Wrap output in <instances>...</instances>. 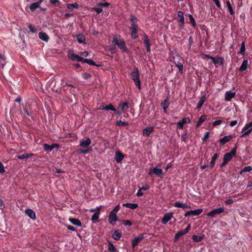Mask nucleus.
<instances>
[{
  "label": "nucleus",
  "mask_w": 252,
  "mask_h": 252,
  "mask_svg": "<svg viewBox=\"0 0 252 252\" xmlns=\"http://www.w3.org/2000/svg\"><path fill=\"white\" fill-rule=\"evenodd\" d=\"M113 42L118 48L124 52L127 53L128 49L123 39L119 35H115L113 38Z\"/></svg>",
  "instance_id": "nucleus-1"
},
{
  "label": "nucleus",
  "mask_w": 252,
  "mask_h": 252,
  "mask_svg": "<svg viewBox=\"0 0 252 252\" xmlns=\"http://www.w3.org/2000/svg\"><path fill=\"white\" fill-rule=\"evenodd\" d=\"M130 76L131 79L133 80L135 85L140 90L141 89L140 81L139 79V73L137 68H135L131 72Z\"/></svg>",
  "instance_id": "nucleus-2"
},
{
  "label": "nucleus",
  "mask_w": 252,
  "mask_h": 252,
  "mask_svg": "<svg viewBox=\"0 0 252 252\" xmlns=\"http://www.w3.org/2000/svg\"><path fill=\"white\" fill-rule=\"evenodd\" d=\"M237 147H234L231 151V152L225 154L223 157V160H225V162H228L230 161L233 157H235L236 155Z\"/></svg>",
  "instance_id": "nucleus-3"
},
{
  "label": "nucleus",
  "mask_w": 252,
  "mask_h": 252,
  "mask_svg": "<svg viewBox=\"0 0 252 252\" xmlns=\"http://www.w3.org/2000/svg\"><path fill=\"white\" fill-rule=\"evenodd\" d=\"M252 132V121L249 124H246L245 126L242 128L241 132L242 134L241 135V137H244L248 135Z\"/></svg>",
  "instance_id": "nucleus-4"
},
{
  "label": "nucleus",
  "mask_w": 252,
  "mask_h": 252,
  "mask_svg": "<svg viewBox=\"0 0 252 252\" xmlns=\"http://www.w3.org/2000/svg\"><path fill=\"white\" fill-rule=\"evenodd\" d=\"M155 174L159 177H162L163 176V170L158 168V166H156L153 168H150L149 170V175H152V174Z\"/></svg>",
  "instance_id": "nucleus-5"
},
{
  "label": "nucleus",
  "mask_w": 252,
  "mask_h": 252,
  "mask_svg": "<svg viewBox=\"0 0 252 252\" xmlns=\"http://www.w3.org/2000/svg\"><path fill=\"white\" fill-rule=\"evenodd\" d=\"M68 57L72 61L83 62L84 58L75 54L72 51H69L68 53Z\"/></svg>",
  "instance_id": "nucleus-6"
},
{
  "label": "nucleus",
  "mask_w": 252,
  "mask_h": 252,
  "mask_svg": "<svg viewBox=\"0 0 252 252\" xmlns=\"http://www.w3.org/2000/svg\"><path fill=\"white\" fill-rule=\"evenodd\" d=\"M224 211V209L223 207H219L208 213L207 216L208 217H214L216 215L223 213Z\"/></svg>",
  "instance_id": "nucleus-7"
},
{
  "label": "nucleus",
  "mask_w": 252,
  "mask_h": 252,
  "mask_svg": "<svg viewBox=\"0 0 252 252\" xmlns=\"http://www.w3.org/2000/svg\"><path fill=\"white\" fill-rule=\"evenodd\" d=\"M92 143L91 139L89 137H85L80 140V146L81 148H85L90 146Z\"/></svg>",
  "instance_id": "nucleus-8"
},
{
  "label": "nucleus",
  "mask_w": 252,
  "mask_h": 252,
  "mask_svg": "<svg viewBox=\"0 0 252 252\" xmlns=\"http://www.w3.org/2000/svg\"><path fill=\"white\" fill-rule=\"evenodd\" d=\"M190 228V224H189L187 227L183 230L180 231L178 232L175 235V240L177 241L178 240L181 236L184 235V234L187 233L189 230Z\"/></svg>",
  "instance_id": "nucleus-9"
},
{
  "label": "nucleus",
  "mask_w": 252,
  "mask_h": 252,
  "mask_svg": "<svg viewBox=\"0 0 252 252\" xmlns=\"http://www.w3.org/2000/svg\"><path fill=\"white\" fill-rule=\"evenodd\" d=\"M109 222L112 225H115L116 222L118 220V218L116 213L111 212L108 216Z\"/></svg>",
  "instance_id": "nucleus-10"
},
{
  "label": "nucleus",
  "mask_w": 252,
  "mask_h": 252,
  "mask_svg": "<svg viewBox=\"0 0 252 252\" xmlns=\"http://www.w3.org/2000/svg\"><path fill=\"white\" fill-rule=\"evenodd\" d=\"M203 211V210L202 209H198L195 210H191L187 211L185 214V217H188L190 215L192 216H198Z\"/></svg>",
  "instance_id": "nucleus-11"
},
{
  "label": "nucleus",
  "mask_w": 252,
  "mask_h": 252,
  "mask_svg": "<svg viewBox=\"0 0 252 252\" xmlns=\"http://www.w3.org/2000/svg\"><path fill=\"white\" fill-rule=\"evenodd\" d=\"M173 217V213L169 212L164 215L161 219V222L163 224H166Z\"/></svg>",
  "instance_id": "nucleus-12"
},
{
  "label": "nucleus",
  "mask_w": 252,
  "mask_h": 252,
  "mask_svg": "<svg viewBox=\"0 0 252 252\" xmlns=\"http://www.w3.org/2000/svg\"><path fill=\"white\" fill-rule=\"evenodd\" d=\"M190 122L189 117L184 118L181 121L177 123V127L179 129H183L184 125L187 123H189Z\"/></svg>",
  "instance_id": "nucleus-13"
},
{
  "label": "nucleus",
  "mask_w": 252,
  "mask_h": 252,
  "mask_svg": "<svg viewBox=\"0 0 252 252\" xmlns=\"http://www.w3.org/2000/svg\"><path fill=\"white\" fill-rule=\"evenodd\" d=\"M59 145L58 144H53L51 145H49L47 144H44L43 147L45 151L47 152H51L54 148H59Z\"/></svg>",
  "instance_id": "nucleus-14"
},
{
  "label": "nucleus",
  "mask_w": 252,
  "mask_h": 252,
  "mask_svg": "<svg viewBox=\"0 0 252 252\" xmlns=\"http://www.w3.org/2000/svg\"><path fill=\"white\" fill-rule=\"evenodd\" d=\"M173 206L175 207L180 208L184 209H189L190 208V206L187 204L186 203H183L181 201H177L173 204Z\"/></svg>",
  "instance_id": "nucleus-15"
},
{
  "label": "nucleus",
  "mask_w": 252,
  "mask_h": 252,
  "mask_svg": "<svg viewBox=\"0 0 252 252\" xmlns=\"http://www.w3.org/2000/svg\"><path fill=\"white\" fill-rule=\"evenodd\" d=\"M235 92H232L230 91H226L224 95L225 100L227 101H230L232 98L235 97Z\"/></svg>",
  "instance_id": "nucleus-16"
},
{
  "label": "nucleus",
  "mask_w": 252,
  "mask_h": 252,
  "mask_svg": "<svg viewBox=\"0 0 252 252\" xmlns=\"http://www.w3.org/2000/svg\"><path fill=\"white\" fill-rule=\"evenodd\" d=\"M154 127L153 126H149L144 128L143 130V136L145 137L149 136L154 131Z\"/></svg>",
  "instance_id": "nucleus-17"
},
{
  "label": "nucleus",
  "mask_w": 252,
  "mask_h": 252,
  "mask_svg": "<svg viewBox=\"0 0 252 252\" xmlns=\"http://www.w3.org/2000/svg\"><path fill=\"white\" fill-rule=\"evenodd\" d=\"M43 2V0H39V1L32 3L31 4L29 8L32 11H34L36 9L40 8V5Z\"/></svg>",
  "instance_id": "nucleus-18"
},
{
  "label": "nucleus",
  "mask_w": 252,
  "mask_h": 252,
  "mask_svg": "<svg viewBox=\"0 0 252 252\" xmlns=\"http://www.w3.org/2000/svg\"><path fill=\"white\" fill-rule=\"evenodd\" d=\"M232 138L233 137L231 135L225 136L220 139V143L221 145H224L225 143L232 140Z\"/></svg>",
  "instance_id": "nucleus-19"
},
{
  "label": "nucleus",
  "mask_w": 252,
  "mask_h": 252,
  "mask_svg": "<svg viewBox=\"0 0 252 252\" xmlns=\"http://www.w3.org/2000/svg\"><path fill=\"white\" fill-rule=\"evenodd\" d=\"M26 214L32 220H35L36 219V215L34 212L30 209H26L25 210Z\"/></svg>",
  "instance_id": "nucleus-20"
},
{
  "label": "nucleus",
  "mask_w": 252,
  "mask_h": 252,
  "mask_svg": "<svg viewBox=\"0 0 252 252\" xmlns=\"http://www.w3.org/2000/svg\"><path fill=\"white\" fill-rule=\"evenodd\" d=\"M38 36L41 40L45 42H48L49 39V37L47 34L43 32H40L38 33Z\"/></svg>",
  "instance_id": "nucleus-21"
},
{
  "label": "nucleus",
  "mask_w": 252,
  "mask_h": 252,
  "mask_svg": "<svg viewBox=\"0 0 252 252\" xmlns=\"http://www.w3.org/2000/svg\"><path fill=\"white\" fill-rule=\"evenodd\" d=\"M124 158V155L120 152H116L115 154V160L117 162H121Z\"/></svg>",
  "instance_id": "nucleus-22"
},
{
  "label": "nucleus",
  "mask_w": 252,
  "mask_h": 252,
  "mask_svg": "<svg viewBox=\"0 0 252 252\" xmlns=\"http://www.w3.org/2000/svg\"><path fill=\"white\" fill-rule=\"evenodd\" d=\"M248 65V61L247 60H245L243 61L239 69L240 72H243L245 71L247 68Z\"/></svg>",
  "instance_id": "nucleus-23"
},
{
  "label": "nucleus",
  "mask_w": 252,
  "mask_h": 252,
  "mask_svg": "<svg viewBox=\"0 0 252 252\" xmlns=\"http://www.w3.org/2000/svg\"><path fill=\"white\" fill-rule=\"evenodd\" d=\"M75 37H76V38L77 39V41L79 43H84V44H86L84 42V41L85 40V37L84 35V34H83L82 33H79L78 34H76L75 35Z\"/></svg>",
  "instance_id": "nucleus-24"
},
{
  "label": "nucleus",
  "mask_w": 252,
  "mask_h": 252,
  "mask_svg": "<svg viewBox=\"0 0 252 252\" xmlns=\"http://www.w3.org/2000/svg\"><path fill=\"white\" fill-rule=\"evenodd\" d=\"M143 239V236H138L135 238L132 241L131 245L133 248L136 246L138 243Z\"/></svg>",
  "instance_id": "nucleus-25"
},
{
  "label": "nucleus",
  "mask_w": 252,
  "mask_h": 252,
  "mask_svg": "<svg viewBox=\"0 0 252 252\" xmlns=\"http://www.w3.org/2000/svg\"><path fill=\"white\" fill-rule=\"evenodd\" d=\"M129 107V104L127 102H124L120 103L119 108L121 109L122 112L126 111V108Z\"/></svg>",
  "instance_id": "nucleus-26"
},
{
  "label": "nucleus",
  "mask_w": 252,
  "mask_h": 252,
  "mask_svg": "<svg viewBox=\"0 0 252 252\" xmlns=\"http://www.w3.org/2000/svg\"><path fill=\"white\" fill-rule=\"evenodd\" d=\"M123 206H125L126 208H130L131 209H135L138 207V204L136 203H126L123 204Z\"/></svg>",
  "instance_id": "nucleus-27"
},
{
  "label": "nucleus",
  "mask_w": 252,
  "mask_h": 252,
  "mask_svg": "<svg viewBox=\"0 0 252 252\" xmlns=\"http://www.w3.org/2000/svg\"><path fill=\"white\" fill-rule=\"evenodd\" d=\"M100 215V212L97 211L95 212L92 217L91 220L93 223H96L98 221L99 217Z\"/></svg>",
  "instance_id": "nucleus-28"
},
{
  "label": "nucleus",
  "mask_w": 252,
  "mask_h": 252,
  "mask_svg": "<svg viewBox=\"0 0 252 252\" xmlns=\"http://www.w3.org/2000/svg\"><path fill=\"white\" fill-rule=\"evenodd\" d=\"M69 220L71 223H72L73 224H74L75 225H76L78 226H82L81 222L78 219L71 218V219H69Z\"/></svg>",
  "instance_id": "nucleus-29"
},
{
  "label": "nucleus",
  "mask_w": 252,
  "mask_h": 252,
  "mask_svg": "<svg viewBox=\"0 0 252 252\" xmlns=\"http://www.w3.org/2000/svg\"><path fill=\"white\" fill-rule=\"evenodd\" d=\"M206 100V95H204L202 96L201 98L199 100L197 105V109H200L203 105V103Z\"/></svg>",
  "instance_id": "nucleus-30"
},
{
  "label": "nucleus",
  "mask_w": 252,
  "mask_h": 252,
  "mask_svg": "<svg viewBox=\"0 0 252 252\" xmlns=\"http://www.w3.org/2000/svg\"><path fill=\"white\" fill-rule=\"evenodd\" d=\"M223 61L224 60L222 57H217L215 60L214 64L216 66L218 65H222L223 64Z\"/></svg>",
  "instance_id": "nucleus-31"
},
{
  "label": "nucleus",
  "mask_w": 252,
  "mask_h": 252,
  "mask_svg": "<svg viewBox=\"0 0 252 252\" xmlns=\"http://www.w3.org/2000/svg\"><path fill=\"white\" fill-rule=\"evenodd\" d=\"M121 237V233L119 230H115L112 235V238L116 240H119Z\"/></svg>",
  "instance_id": "nucleus-32"
},
{
  "label": "nucleus",
  "mask_w": 252,
  "mask_h": 252,
  "mask_svg": "<svg viewBox=\"0 0 252 252\" xmlns=\"http://www.w3.org/2000/svg\"><path fill=\"white\" fill-rule=\"evenodd\" d=\"M6 64V58L4 55L0 54V66L3 68Z\"/></svg>",
  "instance_id": "nucleus-33"
},
{
  "label": "nucleus",
  "mask_w": 252,
  "mask_h": 252,
  "mask_svg": "<svg viewBox=\"0 0 252 252\" xmlns=\"http://www.w3.org/2000/svg\"><path fill=\"white\" fill-rule=\"evenodd\" d=\"M207 119L205 115H202L199 118L196 124V127H198L201 124L204 122Z\"/></svg>",
  "instance_id": "nucleus-34"
},
{
  "label": "nucleus",
  "mask_w": 252,
  "mask_h": 252,
  "mask_svg": "<svg viewBox=\"0 0 252 252\" xmlns=\"http://www.w3.org/2000/svg\"><path fill=\"white\" fill-rule=\"evenodd\" d=\"M226 5L228 9V11H229L230 15H233L234 14V12L233 7H232L229 0H228L226 2Z\"/></svg>",
  "instance_id": "nucleus-35"
},
{
  "label": "nucleus",
  "mask_w": 252,
  "mask_h": 252,
  "mask_svg": "<svg viewBox=\"0 0 252 252\" xmlns=\"http://www.w3.org/2000/svg\"><path fill=\"white\" fill-rule=\"evenodd\" d=\"M178 20L179 22H183L185 21L184 13L182 11H179L177 13Z\"/></svg>",
  "instance_id": "nucleus-36"
},
{
  "label": "nucleus",
  "mask_w": 252,
  "mask_h": 252,
  "mask_svg": "<svg viewBox=\"0 0 252 252\" xmlns=\"http://www.w3.org/2000/svg\"><path fill=\"white\" fill-rule=\"evenodd\" d=\"M189 23L191 25V26L193 27H195L196 26V24L195 22V20L193 17L192 15L189 14Z\"/></svg>",
  "instance_id": "nucleus-37"
},
{
  "label": "nucleus",
  "mask_w": 252,
  "mask_h": 252,
  "mask_svg": "<svg viewBox=\"0 0 252 252\" xmlns=\"http://www.w3.org/2000/svg\"><path fill=\"white\" fill-rule=\"evenodd\" d=\"M131 32H138V27L135 22H133L131 24V27H130Z\"/></svg>",
  "instance_id": "nucleus-38"
},
{
  "label": "nucleus",
  "mask_w": 252,
  "mask_h": 252,
  "mask_svg": "<svg viewBox=\"0 0 252 252\" xmlns=\"http://www.w3.org/2000/svg\"><path fill=\"white\" fill-rule=\"evenodd\" d=\"M203 237L201 236H198V235H193L192 237V239L193 241L196 242H199L201 241L203 239Z\"/></svg>",
  "instance_id": "nucleus-39"
},
{
  "label": "nucleus",
  "mask_w": 252,
  "mask_h": 252,
  "mask_svg": "<svg viewBox=\"0 0 252 252\" xmlns=\"http://www.w3.org/2000/svg\"><path fill=\"white\" fill-rule=\"evenodd\" d=\"M66 7L69 9L72 10L73 8H78L79 5L76 2L72 4H67Z\"/></svg>",
  "instance_id": "nucleus-40"
},
{
  "label": "nucleus",
  "mask_w": 252,
  "mask_h": 252,
  "mask_svg": "<svg viewBox=\"0 0 252 252\" xmlns=\"http://www.w3.org/2000/svg\"><path fill=\"white\" fill-rule=\"evenodd\" d=\"M218 157V154L217 153L215 154L212 158L211 161L210 162V166L211 167H214L215 165V160Z\"/></svg>",
  "instance_id": "nucleus-41"
},
{
  "label": "nucleus",
  "mask_w": 252,
  "mask_h": 252,
  "mask_svg": "<svg viewBox=\"0 0 252 252\" xmlns=\"http://www.w3.org/2000/svg\"><path fill=\"white\" fill-rule=\"evenodd\" d=\"M175 63L176 64V66L178 67L179 69V73H182L183 71V65L182 63L180 62H177L176 63Z\"/></svg>",
  "instance_id": "nucleus-42"
},
{
  "label": "nucleus",
  "mask_w": 252,
  "mask_h": 252,
  "mask_svg": "<svg viewBox=\"0 0 252 252\" xmlns=\"http://www.w3.org/2000/svg\"><path fill=\"white\" fill-rule=\"evenodd\" d=\"M83 63H87L90 65H95V63L91 59H84L83 61Z\"/></svg>",
  "instance_id": "nucleus-43"
},
{
  "label": "nucleus",
  "mask_w": 252,
  "mask_h": 252,
  "mask_svg": "<svg viewBox=\"0 0 252 252\" xmlns=\"http://www.w3.org/2000/svg\"><path fill=\"white\" fill-rule=\"evenodd\" d=\"M143 41H144V43L145 44L146 47L151 45L149 39H148V38L146 35H144V36L143 37Z\"/></svg>",
  "instance_id": "nucleus-44"
},
{
  "label": "nucleus",
  "mask_w": 252,
  "mask_h": 252,
  "mask_svg": "<svg viewBox=\"0 0 252 252\" xmlns=\"http://www.w3.org/2000/svg\"><path fill=\"white\" fill-rule=\"evenodd\" d=\"M128 123L126 122H123L121 120H119L116 122V126H126L128 125Z\"/></svg>",
  "instance_id": "nucleus-45"
},
{
  "label": "nucleus",
  "mask_w": 252,
  "mask_h": 252,
  "mask_svg": "<svg viewBox=\"0 0 252 252\" xmlns=\"http://www.w3.org/2000/svg\"><path fill=\"white\" fill-rule=\"evenodd\" d=\"M32 154H23L22 155H19L17 156V158L18 159H27L28 158H29L31 156H32Z\"/></svg>",
  "instance_id": "nucleus-46"
},
{
  "label": "nucleus",
  "mask_w": 252,
  "mask_h": 252,
  "mask_svg": "<svg viewBox=\"0 0 252 252\" xmlns=\"http://www.w3.org/2000/svg\"><path fill=\"white\" fill-rule=\"evenodd\" d=\"M108 248L110 252H116V248H115L114 245L110 242L108 244Z\"/></svg>",
  "instance_id": "nucleus-47"
},
{
  "label": "nucleus",
  "mask_w": 252,
  "mask_h": 252,
  "mask_svg": "<svg viewBox=\"0 0 252 252\" xmlns=\"http://www.w3.org/2000/svg\"><path fill=\"white\" fill-rule=\"evenodd\" d=\"M245 50H246V48H245V42L243 41L241 44V47L240 53L242 55H244L245 53Z\"/></svg>",
  "instance_id": "nucleus-48"
},
{
  "label": "nucleus",
  "mask_w": 252,
  "mask_h": 252,
  "mask_svg": "<svg viewBox=\"0 0 252 252\" xmlns=\"http://www.w3.org/2000/svg\"><path fill=\"white\" fill-rule=\"evenodd\" d=\"M252 170V168L250 166H245L244 168L240 172V174L243 172H249Z\"/></svg>",
  "instance_id": "nucleus-49"
},
{
  "label": "nucleus",
  "mask_w": 252,
  "mask_h": 252,
  "mask_svg": "<svg viewBox=\"0 0 252 252\" xmlns=\"http://www.w3.org/2000/svg\"><path fill=\"white\" fill-rule=\"evenodd\" d=\"M49 2L55 6H60L61 4V2L58 0H49Z\"/></svg>",
  "instance_id": "nucleus-50"
},
{
  "label": "nucleus",
  "mask_w": 252,
  "mask_h": 252,
  "mask_svg": "<svg viewBox=\"0 0 252 252\" xmlns=\"http://www.w3.org/2000/svg\"><path fill=\"white\" fill-rule=\"evenodd\" d=\"M181 138L182 140L185 143L188 142V137H187V133L186 132L182 133L181 134Z\"/></svg>",
  "instance_id": "nucleus-51"
},
{
  "label": "nucleus",
  "mask_w": 252,
  "mask_h": 252,
  "mask_svg": "<svg viewBox=\"0 0 252 252\" xmlns=\"http://www.w3.org/2000/svg\"><path fill=\"white\" fill-rule=\"evenodd\" d=\"M106 110H111V111H114V112L116 111V109L114 108V107L113 106V105L111 103H110L108 105H107Z\"/></svg>",
  "instance_id": "nucleus-52"
},
{
  "label": "nucleus",
  "mask_w": 252,
  "mask_h": 252,
  "mask_svg": "<svg viewBox=\"0 0 252 252\" xmlns=\"http://www.w3.org/2000/svg\"><path fill=\"white\" fill-rule=\"evenodd\" d=\"M209 135H210V132L209 131L206 132L204 133L203 138H202V141H206L208 139Z\"/></svg>",
  "instance_id": "nucleus-53"
},
{
  "label": "nucleus",
  "mask_w": 252,
  "mask_h": 252,
  "mask_svg": "<svg viewBox=\"0 0 252 252\" xmlns=\"http://www.w3.org/2000/svg\"><path fill=\"white\" fill-rule=\"evenodd\" d=\"M168 103L167 100H165L162 104L163 110L166 112V109L168 108Z\"/></svg>",
  "instance_id": "nucleus-54"
},
{
  "label": "nucleus",
  "mask_w": 252,
  "mask_h": 252,
  "mask_svg": "<svg viewBox=\"0 0 252 252\" xmlns=\"http://www.w3.org/2000/svg\"><path fill=\"white\" fill-rule=\"evenodd\" d=\"M93 9L94 10L97 14H99L103 12L102 8L100 7H94Z\"/></svg>",
  "instance_id": "nucleus-55"
},
{
  "label": "nucleus",
  "mask_w": 252,
  "mask_h": 252,
  "mask_svg": "<svg viewBox=\"0 0 252 252\" xmlns=\"http://www.w3.org/2000/svg\"><path fill=\"white\" fill-rule=\"evenodd\" d=\"M222 124V121L220 120H217L213 123V126H220Z\"/></svg>",
  "instance_id": "nucleus-56"
},
{
  "label": "nucleus",
  "mask_w": 252,
  "mask_h": 252,
  "mask_svg": "<svg viewBox=\"0 0 252 252\" xmlns=\"http://www.w3.org/2000/svg\"><path fill=\"white\" fill-rule=\"evenodd\" d=\"M120 205L118 204L113 209V210L112 211H111V212H113L114 213L117 214L118 213V212L120 210Z\"/></svg>",
  "instance_id": "nucleus-57"
},
{
  "label": "nucleus",
  "mask_w": 252,
  "mask_h": 252,
  "mask_svg": "<svg viewBox=\"0 0 252 252\" xmlns=\"http://www.w3.org/2000/svg\"><path fill=\"white\" fill-rule=\"evenodd\" d=\"M137 32H131V36L132 39H135L138 37L137 35Z\"/></svg>",
  "instance_id": "nucleus-58"
},
{
  "label": "nucleus",
  "mask_w": 252,
  "mask_h": 252,
  "mask_svg": "<svg viewBox=\"0 0 252 252\" xmlns=\"http://www.w3.org/2000/svg\"><path fill=\"white\" fill-rule=\"evenodd\" d=\"M92 150V148H89L85 150H80V153L83 154H87L89 153Z\"/></svg>",
  "instance_id": "nucleus-59"
},
{
  "label": "nucleus",
  "mask_w": 252,
  "mask_h": 252,
  "mask_svg": "<svg viewBox=\"0 0 252 252\" xmlns=\"http://www.w3.org/2000/svg\"><path fill=\"white\" fill-rule=\"evenodd\" d=\"M29 28L30 30V31L31 32H32V33H35L36 32V30L35 29V28L32 26V25L30 24L29 26Z\"/></svg>",
  "instance_id": "nucleus-60"
},
{
  "label": "nucleus",
  "mask_w": 252,
  "mask_h": 252,
  "mask_svg": "<svg viewBox=\"0 0 252 252\" xmlns=\"http://www.w3.org/2000/svg\"><path fill=\"white\" fill-rule=\"evenodd\" d=\"M107 105H106L104 103H101L100 104V106L99 108H98L99 110H106V109Z\"/></svg>",
  "instance_id": "nucleus-61"
},
{
  "label": "nucleus",
  "mask_w": 252,
  "mask_h": 252,
  "mask_svg": "<svg viewBox=\"0 0 252 252\" xmlns=\"http://www.w3.org/2000/svg\"><path fill=\"white\" fill-rule=\"evenodd\" d=\"M66 227L69 230L73 231H76V228L72 225H66Z\"/></svg>",
  "instance_id": "nucleus-62"
},
{
  "label": "nucleus",
  "mask_w": 252,
  "mask_h": 252,
  "mask_svg": "<svg viewBox=\"0 0 252 252\" xmlns=\"http://www.w3.org/2000/svg\"><path fill=\"white\" fill-rule=\"evenodd\" d=\"M5 171L4 166L2 163L0 162V173H3Z\"/></svg>",
  "instance_id": "nucleus-63"
},
{
  "label": "nucleus",
  "mask_w": 252,
  "mask_h": 252,
  "mask_svg": "<svg viewBox=\"0 0 252 252\" xmlns=\"http://www.w3.org/2000/svg\"><path fill=\"white\" fill-rule=\"evenodd\" d=\"M214 3H215L216 5L218 7H220V4L219 0H212Z\"/></svg>",
  "instance_id": "nucleus-64"
}]
</instances>
